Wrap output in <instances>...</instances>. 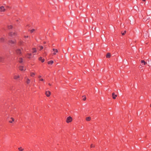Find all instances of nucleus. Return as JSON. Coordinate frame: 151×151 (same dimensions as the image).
I'll return each instance as SVG.
<instances>
[{
    "label": "nucleus",
    "mask_w": 151,
    "mask_h": 151,
    "mask_svg": "<svg viewBox=\"0 0 151 151\" xmlns=\"http://www.w3.org/2000/svg\"><path fill=\"white\" fill-rule=\"evenodd\" d=\"M117 95L116 94H115L114 93H113L112 94V98L113 99H115L116 98V97H117Z\"/></svg>",
    "instance_id": "6"
},
{
    "label": "nucleus",
    "mask_w": 151,
    "mask_h": 151,
    "mask_svg": "<svg viewBox=\"0 0 151 151\" xmlns=\"http://www.w3.org/2000/svg\"><path fill=\"white\" fill-rule=\"evenodd\" d=\"M126 32V31H124L123 33H122V35H124Z\"/></svg>",
    "instance_id": "28"
},
{
    "label": "nucleus",
    "mask_w": 151,
    "mask_h": 151,
    "mask_svg": "<svg viewBox=\"0 0 151 151\" xmlns=\"http://www.w3.org/2000/svg\"><path fill=\"white\" fill-rule=\"evenodd\" d=\"M141 63H142V65H145L146 64H147V63L145 62L144 60H141Z\"/></svg>",
    "instance_id": "12"
},
{
    "label": "nucleus",
    "mask_w": 151,
    "mask_h": 151,
    "mask_svg": "<svg viewBox=\"0 0 151 151\" xmlns=\"http://www.w3.org/2000/svg\"><path fill=\"white\" fill-rule=\"evenodd\" d=\"M35 75V74L34 73H30V76L32 77H33Z\"/></svg>",
    "instance_id": "24"
},
{
    "label": "nucleus",
    "mask_w": 151,
    "mask_h": 151,
    "mask_svg": "<svg viewBox=\"0 0 151 151\" xmlns=\"http://www.w3.org/2000/svg\"><path fill=\"white\" fill-rule=\"evenodd\" d=\"M72 120V118L71 116H69V117H68L67 118L66 122L67 123H68L71 122Z\"/></svg>",
    "instance_id": "3"
},
{
    "label": "nucleus",
    "mask_w": 151,
    "mask_h": 151,
    "mask_svg": "<svg viewBox=\"0 0 151 151\" xmlns=\"http://www.w3.org/2000/svg\"><path fill=\"white\" fill-rule=\"evenodd\" d=\"M45 94L47 97H49L50 95V92L49 91H46Z\"/></svg>",
    "instance_id": "5"
},
{
    "label": "nucleus",
    "mask_w": 151,
    "mask_h": 151,
    "mask_svg": "<svg viewBox=\"0 0 151 151\" xmlns=\"http://www.w3.org/2000/svg\"><path fill=\"white\" fill-rule=\"evenodd\" d=\"M52 50L54 51V52L53 53V55H55L56 54V53L58 52V50L57 49L53 48L52 49Z\"/></svg>",
    "instance_id": "8"
},
{
    "label": "nucleus",
    "mask_w": 151,
    "mask_h": 151,
    "mask_svg": "<svg viewBox=\"0 0 151 151\" xmlns=\"http://www.w3.org/2000/svg\"><path fill=\"white\" fill-rule=\"evenodd\" d=\"M146 0H142V1H145Z\"/></svg>",
    "instance_id": "37"
},
{
    "label": "nucleus",
    "mask_w": 151,
    "mask_h": 151,
    "mask_svg": "<svg viewBox=\"0 0 151 151\" xmlns=\"http://www.w3.org/2000/svg\"><path fill=\"white\" fill-rule=\"evenodd\" d=\"M150 107H151V105H150Z\"/></svg>",
    "instance_id": "39"
},
{
    "label": "nucleus",
    "mask_w": 151,
    "mask_h": 151,
    "mask_svg": "<svg viewBox=\"0 0 151 151\" xmlns=\"http://www.w3.org/2000/svg\"><path fill=\"white\" fill-rule=\"evenodd\" d=\"M24 37H25V38L28 37V36H25Z\"/></svg>",
    "instance_id": "35"
},
{
    "label": "nucleus",
    "mask_w": 151,
    "mask_h": 151,
    "mask_svg": "<svg viewBox=\"0 0 151 151\" xmlns=\"http://www.w3.org/2000/svg\"><path fill=\"white\" fill-rule=\"evenodd\" d=\"M40 80L41 81H44V80L42 78V79H40Z\"/></svg>",
    "instance_id": "33"
},
{
    "label": "nucleus",
    "mask_w": 151,
    "mask_h": 151,
    "mask_svg": "<svg viewBox=\"0 0 151 151\" xmlns=\"http://www.w3.org/2000/svg\"><path fill=\"white\" fill-rule=\"evenodd\" d=\"M19 77V76H15L14 77V78L15 79H17Z\"/></svg>",
    "instance_id": "19"
},
{
    "label": "nucleus",
    "mask_w": 151,
    "mask_h": 151,
    "mask_svg": "<svg viewBox=\"0 0 151 151\" xmlns=\"http://www.w3.org/2000/svg\"><path fill=\"white\" fill-rule=\"evenodd\" d=\"M0 9L1 12H4L6 11V9L4 8V7L3 6H1L0 7Z\"/></svg>",
    "instance_id": "4"
},
{
    "label": "nucleus",
    "mask_w": 151,
    "mask_h": 151,
    "mask_svg": "<svg viewBox=\"0 0 151 151\" xmlns=\"http://www.w3.org/2000/svg\"><path fill=\"white\" fill-rule=\"evenodd\" d=\"M32 52L33 53H35V52H36L37 51H36V49L35 48H32Z\"/></svg>",
    "instance_id": "17"
},
{
    "label": "nucleus",
    "mask_w": 151,
    "mask_h": 151,
    "mask_svg": "<svg viewBox=\"0 0 151 151\" xmlns=\"http://www.w3.org/2000/svg\"><path fill=\"white\" fill-rule=\"evenodd\" d=\"M91 119V118L89 117H86V120L87 121H89Z\"/></svg>",
    "instance_id": "21"
},
{
    "label": "nucleus",
    "mask_w": 151,
    "mask_h": 151,
    "mask_svg": "<svg viewBox=\"0 0 151 151\" xmlns=\"http://www.w3.org/2000/svg\"><path fill=\"white\" fill-rule=\"evenodd\" d=\"M12 26L11 25L8 26V28L9 29H11L12 28Z\"/></svg>",
    "instance_id": "23"
},
{
    "label": "nucleus",
    "mask_w": 151,
    "mask_h": 151,
    "mask_svg": "<svg viewBox=\"0 0 151 151\" xmlns=\"http://www.w3.org/2000/svg\"><path fill=\"white\" fill-rule=\"evenodd\" d=\"M39 60L41 61V62L43 63L45 61V59H42V57H40L39 58Z\"/></svg>",
    "instance_id": "11"
},
{
    "label": "nucleus",
    "mask_w": 151,
    "mask_h": 151,
    "mask_svg": "<svg viewBox=\"0 0 151 151\" xmlns=\"http://www.w3.org/2000/svg\"><path fill=\"white\" fill-rule=\"evenodd\" d=\"M6 7L7 9H10L11 8V7L9 6H6Z\"/></svg>",
    "instance_id": "31"
},
{
    "label": "nucleus",
    "mask_w": 151,
    "mask_h": 151,
    "mask_svg": "<svg viewBox=\"0 0 151 151\" xmlns=\"http://www.w3.org/2000/svg\"><path fill=\"white\" fill-rule=\"evenodd\" d=\"M145 19H146V20H147L149 19H150V18H151V17H149L148 18V17H147H147H145Z\"/></svg>",
    "instance_id": "26"
},
{
    "label": "nucleus",
    "mask_w": 151,
    "mask_h": 151,
    "mask_svg": "<svg viewBox=\"0 0 151 151\" xmlns=\"http://www.w3.org/2000/svg\"><path fill=\"white\" fill-rule=\"evenodd\" d=\"M4 60V58L3 57H0V62H3Z\"/></svg>",
    "instance_id": "9"
},
{
    "label": "nucleus",
    "mask_w": 151,
    "mask_h": 151,
    "mask_svg": "<svg viewBox=\"0 0 151 151\" xmlns=\"http://www.w3.org/2000/svg\"><path fill=\"white\" fill-rule=\"evenodd\" d=\"M15 35V33L14 32H10L9 34V35L10 36L13 37V36H14Z\"/></svg>",
    "instance_id": "7"
},
{
    "label": "nucleus",
    "mask_w": 151,
    "mask_h": 151,
    "mask_svg": "<svg viewBox=\"0 0 151 151\" xmlns=\"http://www.w3.org/2000/svg\"><path fill=\"white\" fill-rule=\"evenodd\" d=\"M16 21H17V22H18V20H16Z\"/></svg>",
    "instance_id": "38"
},
{
    "label": "nucleus",
    "mask_w": 151,
    "mask_h": 151,
    "mask_svg": "<svg viewBox=\"0 0 151 151\" xmlns=\"http://www.w3.org/2000/svg\"><path fill=\"white\" fill-rule=\"evenodd\" d=\"M28 55L29 56L27 57V58H30V56L32 55V54L31 53H28Z\"/></svg>",
    "instance_id": "22"
},
{
    "label": "nucleus",
    "mask_w": 151,
    "mask_h": 151,
    "mask_svg": "<svg viewBox=\"0 0 151 151\" xmlns=\"http://www.w3.org/2000/svg\"><path fill=\"white\" fill-rule=\"evenodd\" d=\"M26 83L27 84H29L30 82V80L29 79L27 78V81L26 82Z\"/></svg>",
    "instance_id": "20"
},
{
    "label": "nucleus",
    "mask_w": 151,
    "mask_h": 151,
    "mask_svg": "<svg viewBox=\"0 0 151 151\" xmlns=\"http://www.w3.org/2000/svg\"><path fill=\"white\" fill-rule=\"evenodd\" d=\"M19 63H21L23 62V59L22 58H19Z\"/></svg>",
    "instance_id": "15"
},
{
    "label": "nucleus",
    "mask_w": 151,
    "mask_h": 151,
    "mask_svg": "<svg viewBox=\"0 0 151 151\" xmlns=\"http://www.w3.org/2000/svg\"><path fill=\"white\" fill-rule=\"evenodd\" d=\"M18 150L20 151H23V149H22V148L21 147H20L18 148Z\"/></svg>",
    "instance_id": "27"
},
{
    "label": "nucleus",
    "mask_w": 151,
    "mask_h": 151,
    "mask_svg": "<svg viewBox=\"0 0 151 151\" xmlns=\"http://www.w3.org/2000/svg\"><path fill=\"white\" fill-rule=\"evenodd\" d=\"M16 43V40H9L8 42V44L12 46H13Z\"/></svg>",
    "instance_id": "1"
},
{
    "label": "nucleus",
    "mask_w": 151,
    "mask_h": 151,
    "mask_svg": "<svg viewBox=\"0 0 151 151\" xmlns=\"http://www.w3.org/2000/svg\"><path fill=\"white\" fill-rule=\"evenodd\" d=\"M9 122L10 123H12L14 121V119L13 117H11L9 119H8Z\"/></svg>",
    "instance_id": "10"
},
{
    "label": "nucleus",
    "mask_w": 151,
    "mask_h": 151,
    "mask_svg": "<svg viewBox=\"0 0 151 151\" xmlns=\"http://www.w3.org/2000/svg\"><path fill=\"white\" fill-rule=\"evenodd\" d=\"M43 47H42V46H40V50H42L43 49Z\"/></svg>",
    "instance_id": "30"
},
{
    "label": "nucleus",
    "mask_w": 151,
    "mask_h": 151,
    "mask_svg": "<svg viewBox=\"0 0 151 151\" xmlns=\"http://www.w3.org/2000/svg\"><path fill=\"white\" fill-rule=\"evenodd\" d=\"M4 41V39L3 38H0V42H3Z\"/></svg>",
    "instance_id": "18"
},
{
    "label": "nucleus",
    "mask_w": 151,
    "mask_h": 151,
    "mask_svg": "<svg viewBox=\"0 0 151 151\" xmlns=\"http://www.w3.org/2000/svg\"><path fill=\"white\" fill-rule=\"evenodd\" d=\"M35 30V29H32L30 30V32L31 33H33Z\"/></svg>",
    "instance_id": "29"
},
{
    "label": "nucleus",
    "mask_w": 151,
    "mask_h": 151,
    "mask_svg": "<svg viewBox=\"0 0 151 151\" xmlns=\"http://www.w3.org/2000/svg\"><path fill=\"white\" fill-rule=\"evenodd\" d=\"M82 97H83V99L82 100L83 101H85L86 99V98L85 96H82Z\"/></svg>",
    "instance_id": "25"
},
{
    "label": "nucleus",
    "mask_w": 151,
    "mask_h": 151,
    "mask_svg": "<svg viewBox=\"0 0 151 151\" xmlns=\"http://www.w3.org/2000/svg\"><path fill=\"white\" fill-rule=\"evenodd\" d=\"M111 54L110 53L108 52L106 55V58H109L111 57Z\"/></svg>",
    "instance_id": "13"
},
{
    "label": "nucleus",
    "mask_w": 151,
    "mask_h": 151,
    "mask_svg": "<svg viewBox=\"0 0 151 151\" xmlns=\"http://www.w3.org/2000/svg\"><path fill=\"white\" fill-rule=\"evenodd\" d=\"M94 147V146L93 145V144H91V148L92 147Z\"/></svg>",
    "instance_id": "32"
},
{
    "label": "nucleus",
    "mask_w": 151,
    "mask_h": 151,
    "mask_svg": "<svg viewBox=\"0 0 151 151\" xmlns=\"http://www.w3.org/2000/svg\"><path fill=\"white\" fill-rule=\"evenodd\" d=\"M15 51L17 55H18L19 56H21L22 55V52L20 49H17Z\"/></svg>",
    "instance_id": "2"
},
{
    "label": "nucleus",
    "mask_w": 151,
    "mask_h": 151,
    "mask_svg": "<svg viewBox=\"0 0 151 151\" xmlns=\"http://www.w3.org/2000/svg\"><path fill=\"white\" fill-rule=\"evenodd\" d=\"M53 63V60H50L47 62V63L48 64L52 65Z\"/></svg>",
    "instance_id": "16"
},
{
    "label": "nucleus",
    "mask_w": 151,
    "mask_h": 151,
    "mask_svg": "<svg viewBox=\"0 0 151 151\" xmlns=\"http://www.w3.org/2000/svg\"><path fill=\"white\" fill-rule=\"evenodd\" d=\"M19 70L21 71H22L24 70L23 69L24 67L23 66H20L19 67Z\"/></svg>",
    "instance_id": "14"
},
{
    "label": "nucleus",
    "mask_w": 151,
    "mask_h": 151,
    "mask_svg": "<svg viewBox=\"0 0 151 151\" xmlns=\"http://www.w3.org/2000/svg\"><path fill=\"white\" fill-rule=\"evenodd\" d=\"M48 85H49V86H51V84H50V83H48Z\"/></svg>",
    "instance_id": "36"
},
{
    "label": "nucleus",
    "mask_w": 151,
    "mask_h": 151,
    "mask_svg": "<svg viewBox=\"0 0 151 151\" xmlns=\"http://www.w3.org/2000/svg\"><path fill=\"white\" fill-rule=\"evenodd\" d=\"M41 77V76H38V78H40Z\"/></svg>",
    "instance_id": "34"
}]
</instances>
